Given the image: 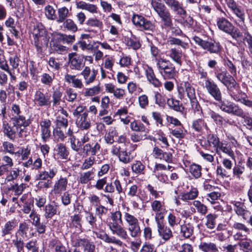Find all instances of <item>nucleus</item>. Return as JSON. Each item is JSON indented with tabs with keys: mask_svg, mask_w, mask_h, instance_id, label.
Listing matches in <instances>:
<instances>
[{
	"mask_svg": "<svg viewBox=\"0 0 252 252\" xmlns=\"http://www.w3.org/2000/svg\"><path fill=\"white\" fill-rule=\"evenodd\" d=\"M11 118L10 124H3V133L11 140H14L18 136L19 137H26L27 132L26 127L31 124L30 119H26L22 114L19 105L12 103L10 109Z\"/></svg>",
	"mask_w": 252,
	"mask_h": 252,
	"instance_id": "f257e3e1",
	"label": "nucleus"
},
{
	"mask_svg": "<svg viewBox=\"0 0 252 252\" xmlns=\"http://www.w3.org/2000/svg\"><path fill=\"white\" fill-rule=\"evenodd\" d=\"M122 213L120 211H116L111 213L107 220V225L114 235H116L122 239L126 240L128 236L126 229L122 226Z\"/></svg>",
	"mask_w": 252,
	"mask_h": 252,
	"instance_id": "f03ea898",
	"label": "nucleus"
},
{
	"mask_svg": "<svg viewBox=\"0 0 252 252\" xmlns=\"http://www.w3.org/2000/svg\"><path fill=\"white\" fill-rule=\"evenodd\" d=\"M150 5L163 22L164 26L165 28H171L173 26L172 16L161 0H150Z\"/></svg>",
	"mask_w": 252,
	"mask_h": 252,
	"instance_id": "7ed1b4c3",
	"label": "nucleus"
},
{
	"mask_svg": "<svg viewBox=\"0 0 252 252\" xmlns=\"http://www.w3.org/2000/svg\"><path fill=\"white\" fill-rule=\"evenodd\" d=\"M217 26L220 30L229 34L236 40L242 37V33L224 18H220L218 19Z\"/></svg>",
	"mask_w": 252,
	"mask_h": 252,
	"instance_id": "20e7f679",
	"label": "nucleus"
},
{
	"mask_svg": "<svg viewBox=\"0 0 252 252\" xmlns=\"http://www.w3.org/2000/svg\"><path fill=\"white\" fill-rule=\"evenodd\" d=\"M219 102V107L222 111L236 116H242L243 109L238 104L226 99H221Z\"/></svg>",
	"mask_w": 252,
	"mask_h": 252,
	"instance_id": "39448f33",
	"label": "nucleus"
},
{
	"mask_svg": "<svg viewBox=\"0 0 252 252\" xmlns=\"http://www.w3.org/2000/svg\"><path fill=\"white\" fill-rule=\"evenodd\" d=\"M110 152L112 155L117 156L120 161L126 164L130 163L133 159L130 152H128L126 148L122 149L118 144L113 145Z\"/></svg>",
	"mask_w": 252,
	"mask_h": 252,
	"instance_id": "423d86ee",
	"label": "nucleus"
},
{
	"mask_svg": "<svg viewBox=\"0 0 252 252\" xmlns=\"http://www.w3.org/2000/svg\"><path fill=\"white\" fill-rule=\"evenodd\" d=\"M216 76L218 79L222 83L229 92H232L237 87V84L233 77L226 71L216 72Z\"/></svg>",
	"mask_w": 252,
	"mask_h": 252,
	"instance_id": "0eeeda50",
	"label": "nucleus"
},
{
	"mask_svg": "<svg viewBox=\"0 0 252 252\" xmlns=\"http://www.w3.org/2000/svg\"><path fill=\"white\" fill-rule=\"evenodd\" d=\"M151 207L152 210L155 214V219L156 222L163 220L167 212L164 202L156 199L154 200L151 202Z\"/></svg>",
	"mask_w": 252,
	"mask_h": 252,
	"instance_id": "6e6552de",
	"label": "nucleus"
},
{
	"mask_svg": "<svg viewBox=\"0 0 252 252\" xmlns=\"http://www.w3.org/2000/svg\"><path fill=\"white\" fill-rule=\"evenodd\" d=\"M166 6H167L173 13L184 18L187 15V12L184 9L183 3L178 0H162Z\"/></svg>",
	"mask_w": 252,
	"mask_h": 252,
	"instance_id": "1a4fd4ad",
	"label": "nucleus"
},
{
	"mask_svg": "<svg viewBox=\"0 0 252 252\" xmlns=\"http://www.w3.org/2000/svg\"><path fill=\"white\" fill-rule=\"evenodd\" d=\"M156 222L158 235L162 240L165 242L168 241L173 237L170 228L164 224L163 220Z\"/></svg>",
	"mask_w": 252,
	"mask_h": 252,
	"instance_id": "9d476101",
	"label": "nucleus"
},
{
	"mask_svg": "<svg viewBox=\"0 0 252 252\" xmlns=\"http://www.w3.org/2000/svg\"><path fill=\"white\" fill-rule=\"evenodd\" d=\"M205 88L208 93L218 101H221L222 95L220 88L214 82L207 80L205 82Z\"/></svg>",
	"mask_w": 252,
	"mask_h": 252,
	"instance_id": "9b49d317",
	"label": "nucleus"
},
{
	"mask_svg": "<svg viewBox=\"0 0 252 252\" xmlns=\"http://www.w3.org/2000/svg\"><path fill=\"white\" fill-rule=\"evenodd\" d=\"M185 92L189 100L196 98L194 89L188 82L181 83L178 88V93L181 99L184 97Z\"/></svg>",
	"mask_w": 252,
	"mask_h": 252,
	"instance_id": "f8f14e48",
	"label": "nucleus"
},
{
	"mask_svg": "<svg viewBox=\"0 0 252 252\" xmlns=\"http://www.w3.org/2000/svg\"><path fill=\"white\" fill-rule=\"evenodd\" d=\"M227 6L240 20V21L244 22L245 19V13L243 8L239 5L234 0H225Z\"/></svg>",
	"mask_w": 252,
	"mask_h": 252,
	"instance_id": "ddd939ff",
	"label": "nucleus"
},
{
	"mask_svg": "<svg viewBox=\"0 0 252 252\" xmlns=\"http://www.w3.org/2000/svg\"><path fill=\"white\" fill-rule=\"evenodd\" d=\"M51 122L49 119H44L40 121L41 139L44 142H46L51 136L50 126Z\"/></svg>",
	"mask_w": 252,
	"mask_h": 252,
	"instance_id": "4468645a",
	"label": "nucleus"
},
{
	"mask_svg": "<svg viewBox=\"0 0 252 252\" xmlns=\"http://www.w3.org/2000/svg\"><path fill=\"white\" fill-rule=\"evenodd\" d=\"M34 101L39 106H48L52 101L50 100V95L47 93L44 94L40 91H36L34 94Z\"/></svg>",
	"mask_w": 252,
	"mask_h": 252,
	"instance_id": "2eb2a0df",
	"label": "nucleus"
},
{
	"mask_svg": "<svg viewBox=\"0 0 252 252\" xmlns=\"http://www.w3.org/2000/svg\"><path fill=\"white\" fill-rule=\"evenodd\" d=\"M141 191V189H139L137 185H132L128 188L127 195L130 198L138 197L142 201H148V195L145 194H140Z\"/></svg>",
	"mask_w": 252,
	"mask_h": 252,
	"instance_id": "dca6fc26",
	"label": "nucleus"
},
{
	"mask_svg": "<svg viewBox=\"0 0 252 252\" xmlns=\"http://www.w3.org/2000/svg\"><path fill=\"white\" fill-rule=\"evenodd\" d=\"M77 126L82 130H87L91 126V121L88 118V111H85L76 119Z\"/></svg>",
	"mask_w": 252,
	"mask_h": 252,
	"instance_id": "f3484780",
	"label": "nucleus"
},
{
	"mask_svg": "<svg viewBox=\"0 0 252 252\" xmlns=\"http://www.w3.org/2000/svg\"><path fill=\"white\" fill-rule=\"evenodd\" d=\"M216 152L218 155H220L221 153H222L231 159L233 160L235 159L234 152L231 148L230 144L229 143L221 142L220 145L216 149Z\"/></svg>",
	"mask_w": 252,
	"mask_h": 252,
	"instance_id": "a211bd4d",
	"label": "nucleus"
},
{
	"mask_svg": "<svg viewBox=\"0 0 252 252\" xmlns=\"http://www.w3.org/2000/svg\"><path fill=\"white\" fill-rule=\"evenodd\" d=\"M100 149V146L98 142L94 141L86 144L83 147V153L86 156L91 155L94 157Z\"/></svg>",
	"mask_w": 252,
	"mask_h": 252,
	"instance_id": "6ab92c4d",
	"label": "nucleus"
},
{
	"mask_svg": "<svg viewBox=\"0 0 252 252\" xmlns=\"http://www.w3.org/2000/svg\"><path fill=\"white\" fill-rule=\"evenodd\" d=\"M17 225V223L15 220L6 221L1 227V236L2 237H5L7 235H11Z\"/></svg>",
	"mask_w": 252,
	"mask_h": 252,
	"instance_id": "aec40b11",
	"label": "nucleus"
},
{
	"mask_svg": "<svg viewBox=\"0 0 252 252\" xmlns=\"http://www.w3.org/2000/svg\"><path fill=\"white\" fill-rule=\"evenodd\" d=\"M104 86L106 92L112 93L114 97L118 99H122L125 94V90L121 88H116L112 83L105 84Z\"/></svg>",
	"mask_w": 252,
	"mask_h": 252,
	"instance_id": "412c9836",
	"label": "nucleus"
},
{
	"mask_svg": "<svg viewBox=\"0 0 252 252\" xmlns=\"http://www.w3.org/2000/svg\"><path fill=\"white\" fill-rule=\"evenodd\" d=\"M67 183V179L66 178H60L55 183L52 191L55 194H61L63 191L66 189Z\"/></svg>",
	"mask_w": 252,
	"mask_h": 252,
	"instance_id": "4be33fe9",
	"label": "nucleus"
},
{
	"mask_svg": "<svg viewBox=\"0 0 252 252\" xmlns=\"http://www.w3.org/2000/svg\"><path fill=\"white\" fill-rule=\"evenodd\" d=\"M58 210V204L53 202L52 203L47 204L44 209V217L46 219H51L57 214Z\"/></svg>",
	"mask_w": 252,
	"mask_h": 252,
	"instance_id": "5701e85b",
	"label": "nucleus"
},
{
	"mask_svg": "<svg viewBox=\"0 0 252 252\" xmlns=\"http://www.w3.org/2000/svg\"><path fill=\"white\" fill-rule=\"evenodd\" d=\"M160 73L165 77L172 78L174 77L176 71L172 64L169 65L165 64H158Z\"/></svg>",
	"mask_w": 252,
	"mask_h": 252,
	"instance_id": "b1692460",
	"label": "nucleus"
},
{
	"mask_svg": "<svg viewBox=\"0 0 252 252\" xmlns=\"http://www.w3.org/2000/svg\"><path fill=\"white\" fill-rule=\"evenodd\" d=\"M97 74V71L94 69H93L91 73V69L89 67H85L81 73V74L83 76V77L85 80V83L87 85H88L94 81Z\"/></svg>",
	"mask_w": 252,
	"mask_h": 252,
	"instance_id": "393cba45",
	"label": "nucleus"
},
{
	"mask_svg": "<svg viewBox=\"0 0 252 252\" xmlns=\"http://www.w3.org/2000/svg\"><path fill=\"white\" fill-rule=\"evenodd\" d=\"M96 236L107 243L114 244L120 247H121L123 244L121 240L115 237H110L107 234L103 232L96 234Z\"/></svg>",
	"mask_w": 252,
	"mask_h": 252,
	"instance_id": "a878e982",
	"label": "nucleus"
},
{
	"mask_svg": "<svg viewBox=\"0 0 252 252\" xmlns=\"http://www.w3.org/2000/svg\"><path fill=\"white\" fill-rule=\"evenodd\" d=\"M198 249L203 252H218V251L216 244L211 242H201L198 245Z\"/></svg>",
	"mask_w": 252,
	"mask_h": 252,
	"instance_id": "bb28decb",
	"label": "nucleus"
},
{
	"mask_svg": "<svg viewBox=\"0 0 252 252\" xmlns=\"http://www.w3.org/2000/svg\"><path fill=\"white\" fill-rule=\"evenodd\" d=\"M194 228L190 223H185L180 226V233L185 238H189L193 233Z\"/></svg>",
	"mask_w": 252,
	"mask_h": 252,
	"instance_id": "cd10ccee",
	"label": "nucleus"
},
{
	"mask_svg": "<svg viewBox=\"0 0 252 252\" xmlns=\"http://www.w3.org/2000/svg\"><path fill=\"white\" fill-rule=\"evenodd\" d=\"M203 49L210 53H218L220 50V45L219 42L214 40L207 41Z\"/></svg>",
	"mask_w": 252,
	"mask_h": 252,
	"instance_id": "c85d7f7f",
	"label": "nucleus"
},
{
	"mask_svg": "<svg viewBox=\"0 0 252 252\" xmlns=\"http://www.w3.org/2000/svg\"><path fill=\"white\" fill-rule=\"evenodd\" d=\"M94 172L93 170L82 173L78 179V182L81 184H87L94 179Z\"/></svg>",
	"mask_w": 252,
	"mask_h": 252,
	"instance_id": "c756f323",
	"label": "nucleus"
},
{
	"mask_svg": "<svg viewBox=\"0 0 252 252\" xmlns=\"http://www.w3.org/2000/svg\"><path fill=\"white\" fill-rule=\"evenodd\" d=\"M56 151L59 158L62 159H67L68 158L69 154V151L63 144L60 143L58 144Z\"/></svg>",
	"mask_w": 252,
	"mask_h": 252,
	"instance_id": "7c9ffc66",
	"label": "nucleus"
},
{
	"mask_svg": "<svg viewBox=\"0 0 252 252\" xmlns=\"http://www.w3.org/2000/svg\"><path fill=\"white\" fill-rule=\"evenodd\" d=\"M191 127L197 132H200L203 128L208 129L207 124L202 118L196 119L192 121Z\"/></svg>",
	"mask_w": 252,
	"mask_h": 252,
	"instance_id": "2f4dec72",
	"label": "nucleus"
},
{
	"mask_svg": "<svg viewBox=\"0 0 252 252\" xmlns=\"http://www.w3.org/2000/svg\"><path fill=\"white\" fill-rule=\"evenodd\" d=\"M210 116L214 122L218 125L225 126L228 122L227 119L214 111H211L209 113Z\"/></svg>",
	"mask_w": 252,
	"mask_h": 252,
	"instance_id": "473e14b6",
	"label": "nucleus"
},
{
	"mask_svg": "<svg viewBox=\"0 0 252 252\" xmlns=\"http://www.w3.org/2000/svg\"><path fill=\"white\" fill-rule=\"evenodd\" d=\"M144 68L146 69V75L149 81L155 87H158L160 83L158 79L155 78L152 68L150 67L147 64L146 65Z\"/></svg>",
	"mask_w": 252,
	"mask_h": 252,
	"instance_id": "72a5a7b5",
	"label": "nucleus"
},
{
	"mask_svg": "<svg viewBox=\"0 0 252 252\" xmlns=\"http://www.w3.org/2000/svg\"><path fill=\"white\" fill-rule=\"evenodd\" d=\"M198 191L197 189L193 188L187 192H183L180 195V198L183 201L193 200L198 196Z\"/></svg>",
	"mask_w": 252,
	"mask_h": 252,
	"instance_id": "f704fd0d",
	"label": "nucleus"
},
{
	"mask_svg": "<svg viewBox=\"0 0 252 252\" xmlns=\"http://www.w3.org/2000/svg\"><path fill=\"white\" fill-rule=\"evenodd\" d=\"M76 5L77 8L86 10L92 13H96L97 12V7L94 4L87 3L84 1H79L77 3Z\"/></svg>",
	"mask_w": 252,
	"mask_h": 252,
	"instance_id": "c9c22d12",
	"label": "nucleus"
},
{
	"mask_svg": "<svg viewBox=\"0 0 252 252\" xmlns=\"http://www.w3.org/2000/svg\"><path fill=\"white\" fill-rule=\"evenodd\" d=\"M217 218L218 215L215 213L208 214L206 216V221L205 225L206 227L210 229L215 228L217 224Z\"/></svg>",
	"mask_w": 252,
	"mask_h": 252,
	"instance_id": "e433bc0d",
	"label": "nucleus"
},
{
	"mask_svg": "<svg viewBox=\"0 0 252 252\" xmlns=\"http://www.w3.org/2000/svg\"><path fill=\"white\" fill-rule=\"evenodd\" d=\"M118 136V132L115 127H111L104 136V140L108 144L114 143V137Z\"/></svg>",
	"mask_w": 252,
	"mask_h": 252,
	"instance_id": "4c0bfd02",
	"label": "nucleus"
},
{
	"mask_svg": "<svg viewBox=\"0 0 252 252\" xmlns=\"http://www.w3.org/2000/svg\"><path fill=\"white\" fill-rule=\"evenodd\" d=\"M181 220V219L178 216L177 214L176 215L173 213H170L168 215V223L169 225L172 228H174L178 224H180Z\"/></svg>",
	"mask_w": 252,
	"mask_h": 252,
	"instance_id": "58836bf2",
	"label": "nucleus"
},
{
	"mask_svg": "<svg viewBox=\"0 0 252 252\" xmlns=\"http://www.w3.org/2000/svg\"><path fill=\"white\" fill-rule=\"evenodd\" d=\"M167 105L175 111L183 112L184 107L179 100H174L173 98H169L167 100Z\"/></svg>",
	"mask_w": 252,
	"mask_h": 252,
	"instance_id": "ea45409f",
	"label": "nucleus"
},
{
	"mask_svg": "<svg viewBox=\"0 0 252 252\" xmlns=\"http://www.w3.org/2000/svg\"><path fill=\"white\" fill-rule=\"evenodd\" d=\"M131 169L137 175L145 174V166L140 161H136L131 165Z\"/></svg>",
	"mask_w": 252,
	"mask_h": 252,
	"instance_id": "a19ab883",
	"label": "nucleus"
},
{
	"mask_svg": "<svg viewBox=\"0 0 252 252\" xmlns=\"http://www.w3.org/2000/svg\"><path fill=\"white\" fill-rule=\"evenodd\" d=\"M234 210L236 213L240 216H242L245 219V216L247 213V211L246 210V206L244 203L236 201L234 203Z\"/></svg>",
	"mask_w": 252,
	"mask_h": 252,
	"instance_id": "79ce46f5",
	"label": "nucleus"
},
{
	"mask_svg": "<svg viewBox=\"0 0 252 252\" xmlns=\"http://www.w3.org/2000/svg\"><path fill=\"white\" fill-rule=\"evenodd\" d=\"M127 230L130 236L132 238H136L140 236L141 230L140 227V223L137 222L135 224L131 225L127 227Z\"/></svg>",
	"mask_w": 252,
	"mask_h": 252,
	"instance_id": "37998d69",
	"label": "nucleus"
},
{
	"mask_svg": "<svg viewBox=\"0 0 252 252\" xmlns=\"http://www.w3.org/2000/svg\"><path fill=\"white\" fill-rule=\"evenodd\" d=\"M189 172L191 175L196 179H198L201 176L202 167L195 163H192L189 167Z\"/></svg>",
	"mask_w": 252,
	"mask_h": 252,
	"instance_id": "c03bdc74",
	"label": "nucleus"
},
{
	"mask_svg": "<svg viewBox=\"0 0 252 252\" xmlns=\"http://www.w3.org/2000/svg\"><path fill=\"white\" fill-rule=\"evenodd\" d=\"M81 221V217L78 215H74L72 217L71 222L70 224V227L74 228L75 231H81L82 228Z\"/></svg>",
	"mask_w": 252,
	"mask_h": 252,
	"instance_id": "a18cd8bd",
	"label": "nucleus"
},
{
	"mask_svg": "<svg viewBox=\"0 0 252 252\" xmlns=\"http://www.w3.org/2000/svg\"><path fill=\"white\" fill-rule=\"evenodd\" d=\"M20 172V171L18 168H14L12 170H9L8 172V174L4 179V183L16 180L19 175Z\"/></svg>",
	"mask_w": 252,
	"mask_h": 252,
	"instance_id": "49530a36",
	"label": "nucleus"
},
{
	"mask_svg": "<svg viewBox=\"0 0 252 252\" xmlns=\"http://www.w3.org/2000/svg\"><path fill=\"white\" fill-rule=\"evenodd\" d=\"M232 170L233 177L240 179L242 178V175L245 170V167L239 162L233 167Z\"/></svg>",
	"mask_w": 252,
	"mask_h": 252,
	"instance_id": "de8ad7c7",
	"label": "nucleus"
},
{
	"mask_svg": "<svg viewBox=\"0 0 252 252\" xmlns=\"http://www.w3.org/2000/svg\"><path fill=\"white\" fill-rule=\"evenodd\" d=\"M69 11L66 7H63L59 8L58 10V18L57 22L59 23H61L64 22L68 17Z\"/></svg>",
	"mask_w": 252,
	"mask_h": 252,
	"instance_id": "09e8293b",
	"label": "nucleus"
},
{
	"mask_svg": "<svg viewBox=\"0 0 252 252\" xmlns=\"http://www.w3.org/2000/svg\"><path fill=\"white\" fill-rule=\"evenodd\" d=\"M65 80L69 83L72 82L73 86L75 88H82L83 87V85L81 81L76 78L75 76L66 74L65 75Z\"/></svg>",
	"mask_w": 252,
	"mask_h": 252,
	"instance_id": "8fccbe9b",
	"label": "nucleus"
},
{
	"mask_svg": "<svg viewBox=\"0 0 252 252\" xmlns=\"http://www.w3.org/2000/svg\"><path fill=\"white\" fill-rule=\"evenodd\" d=\"M25 246L29 252H39V245L36 240L29 241L26 243Z\"/></svg>",
	"mask_w": 252,
	"mask_h": 252,
	"instance_id": "3c124183",
	"label": "nucleus"
},
{
	"mask_svg": "<svg viewBox=\"0 0 252 252\" xmlns=\"http://www.w3.org/2000/svg\"><path fill=\"white\" fill-rule=\"evenodd\" d=\"M192 204L195 208L197 213L202 215H205L208 211L207 207L198 200H194L192 202Z\"/></svg>",
	"mask_w": 252,
	"mask_h": 252,
	"instance_id": "603ef678",
	"label": "nucleus"
},
{
	"mask_svg": "<svg viewBox=\"0 0 252 252\" xmlns=\"http://www.w3.org/2000/svg\"><path fill=\"white\" fill-rule=\"evenodd\" d=\"M167 170L166 166L162 164L158 163L156 164L154 168L153 172L155 173L156 177L158 179L162 181V180L164 181V177H166L165 176H164L162 174L160 175L159 171L161 170Z\"/></svg>",
	"mask_w": 252,
	"mask_h": 252,
	"instance_id": "864d4df0",
	"label": "nucleus"
},
{
	"mask_svg": "<svg viewBox=\"0 0 252 252\" xmlns=\"http://www.w3.org/2000/svg\"><path fill=\"white\" fill-rule=\"evenodd\" d=\"M130 127L132 131H134L142 132L146 130L145 126L140 122L136 120L130 123Z\"/></svg>",
	"mask_w": 252,
	"mask_h": 252,
	"instance_id": "5fc2aeb1",
	"label": "nucleus"
},
{
	"mask_svg": "<svg viewBox=\"0 0 252 252\" xmlns=\"http://www.w3.org/2000/svg\"><path fill=\"white\" fill-rule=\"evenodd\" d=\"M63 23V28L67 30L74 32L77 31V26L71 19H66Z\"/></svg>",
	"mask_w": 252,
	"mask_h": 252,
	"instance_id": "6e6d98bb",
	"label": "nucleus"
},
{
	"mask_svg": "<svg viewBox=\"0 0 252 252\" xmlns=\"http://www.w3.org/2000/svg\"><path fill=\"white\" fill-rule=\"evenodd\" d=\"M124 218L126 222L127 223V227L131 225L135 224L137 222H139L136 217L127 212L124 213Z\"/></svg>",
	"mask_w": 252,
	"mask_h": 252,
	"instance_id": "4d7b16f0",
	"label": "nucleus"
},
{
	"mask_svg": "<svg viewBox=\"0 0 252 252\" xmlns=\"http://www.w3.org/2000/svg\"><path fill=\"white\" fill-rule=\"evenodd\" d=\"M86 221L89 224L92 229L96 227V217L92 212L87 213L85 217Z\"/></svg>",
	"mask_w": 252,
	"mask_h": 252,
	"instance_id": "13d9d810",
	"label": "nucleus"
},
{
	"mask_svg": "<svg viewBox=\"0 0 252 252\" xmlns=\"http://www.w3.org/2000/svg\"><path fill=\"white\" fill-rule=\"evenodd\" d=\"M146 189L150 194L155 199L160 197L163 193V191H158L151 184H148Z\"/></svg>",
	"mask_w": 252,
	"mask_h": 252,
	"instance_id": "bf43d9fd",
	"label": "nucleus"
},
{
	"mask_svg": "<svg viewBox=\"0 0 252 252\" xmlns=\"http://www.w3.org/2000/svg\"><path fill=\"white\" fill-rule=\"evenodd\" d=\"M167 42L170 45H180L184 49H187L189 47L188 43L183 42L178 38L171 36L169 37L167 40Z\"/></svg>",
	"mask_w": 252,
	"mask_h": 252,
	"instance_id": "052dcab7",
	"label": "nucleus"
},
{
	"mask_svg": "<svg viewBox=\"0 0 252 252\" xmlns=\"http://www.w3.org/2000/svg\"><path fill=\"white\" fill-rule=\"evenodd\" d=\"M216 174L217 176L224 179L229 178L230 177L231 172L227 170L223 166L219 165L217 166Z\"/></svg>",
	"mask_w": 252,
	"mask_h": 252,
	"instance_id": "680f3d73",
	"label": "nucleus"
},
{
	"mask_svg": "<svg viewBox=\"0 0 252 252\" xmlns=\"http://www.w3.org/2000/svg\"><path fill=\"white\" fill-rule=\"evenodd\" d=\"M29 228V225L26 222H21L19 224L16 234H18L22 237H27V232Z\"/></svg>",
	"mask_w": 252,
	"mask_h": 252,
	"instance_id": "e2e57ef3",
	"label": "nucleus"
},
{
	"mask_svg": "<svg viewBox=\"0 0 252 252\" xmlns=\"http://www.w3.org/2000/svg\"><path fill=\"white\" fill-rule=\"evenodd\" d=\"M68 59L70 63H82L84 62V57L76 53H72L68 55Z\"/></svg>",
	"mask_w": 252,
	"mask_h": 252,
	"instance_id": "0e129e2a",
	"label": "nucleus"
},
{
	"mask_svg": "<svg viewBox=\"0 0 252 252\" xmlns=\"http://www.w3.org/2000/svg\"><path fill=\"white\" fill-rule=\"evenodd\" d=\"M191 107L194 114L200 115L202 114V109L196 98L190 100Z\"/></svg>",
	"mask_w": 252,
	"mask_h": 252,
	"instance_id": "69168bd1",
	"label": "nucleus"
},
{
	"mask_svg": "<svg viewBox=\"0 0 252 252\" xmlns=\"http://www.w3.org/2000/svg\"><path fill=\"white\" fill-rule=\"evenodd\" d=\"M208 141L210 145H213L216 150L221 144L219 137L215 134H210L208 136Z\"/></svg>",
	"mask_w": 252,
	"mask_h": 252,
	"instance_id": "338daca9",
	"label": "nucleus"
},
{
	"mask_svg": "<svg viewBox=\"0 0 252 252\" xmlns=\"http://www.w3.org/2000/svg\"><path fill=\"white\" fill-rule=\"evenodd\" d=\"M240 249L244 252H250L252 250V245L248 240H243L238 243Z\"/></svg>",
	"mask_w": 252,
	"mask_h": 252,
	"instance_id": "774afa93",
	"label": "nucleus"
}]
</instances>
